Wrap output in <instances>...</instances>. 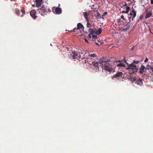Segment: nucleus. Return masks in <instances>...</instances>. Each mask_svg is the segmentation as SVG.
Segmentation results:
<instances>
[{
  "instance_id": "obj_10",
  "label": "nucleus",
  "mask_w": 153,
  "mask_h": 153,
  "mask_svg": "<svg viewBox=\"0 0 153 153\" xmlns=\"http://www.w3.org/2000/svg\"><path fill=\"white\" fill-rule=\"evenodd\" d=\"M30 16L33 18V19H35L36 18V10H31L30 13Z\"/></svg>"
},
{
  "instance_id": "obj_43",
  "label": "nucleus",
  "mask_w": 153,
  "mask_h": 153,
  "mask_svg": "<svg viewBox=\"0 0 153 153\" xmlns=\"http://www.w3.org/2000/svg\"><path fill=\"white\" fill-rule=\"evenodd\" d=\"M32 6L33 7H34V5H32Z\"/></svg>"
},
{
  "instance_id": "obj_9",
  "label": "nucleus",
  "mask_w": 153,
  "mask_h": 153,
  "mask_svg": "<svg viewBox=\"0 0 153 153\" xmlns=\"http://www.w3.org/2000/svg\"><path fill=\"white\" fill-rule=\"evenodd\" d=\"M123 74L122 72H117L116 74H114L113 76H112V78H119L120 77H121L123 75Z\"/></svg>"
},
{
  "instance_id": "obj_37",
  "label": "nucleus",
  "mask_w": 153,
  "mask_h": 153,
  "mask_svg": "<svg viewBox=\"0 0 153 153\" xmlns=\"http://www.w3.org/2000/svg\"><path fill=\"white\" fill-rule=\"evenodd\" d=\"M122 13H128V12H126V11H122Z\"/></svg>"
},
{
  "instance_id": "obj_14",
  "label": "nucleus",
  "mask_w": 153,
  "mask_h": 153,
  "mask_svg": "<svg viewBox=\"0 0 153 153\" xmlns=\"http://www.w3.org/2000/svg\"><path fill=\"white\" fill-rule=\"evenodd\" d=\"M136 83L139 85H142L143 84L142 79H138L136 82Z\"/></svg>"
},
{
  "instance_id": "obj_44",
  "label": "nucleus",
  "mask_w": 153,
  "mask_h": 153,
  "mask_svg": "<svg viewBox=\"0 0 153 153\" xmlns=\"http://www.w3.org/2000/svg\"><path fill=\"white\" fill-rule=\"evenodd\" d=\"M11 1H15V0H10Z\"/></svg>"
},
{
  "instance_id": "obj_6",
  "label": "nucleus",
  "mask_w": 153,
  "mask_h": 153,
  "mask_svg": "<svg viewBox=\"0 0 153 153\" xmlns=\"http://www.w3.org/2000/svg\"><path fill=\"white\" fill-rule=\"evenodd\" d=\"M71 56H70L71 58L74 59H80V57H79L77 53H74L73 52H72L70 54Z\"/></svg>"
},
{
  "instance_id": "obj_2",
  "label": "nucleus",
  "mask_w": 153,
  "mask_h": 153,
  "mask_svg": "<svg viewBox=\"0 0 153 153\" xmlns=\"http://www.w3.org/2000/svg\"><path fill=\"white\" fill-rule=\"evenodd\" d=\"M110 62H111L109 61L104 64H102V66L101 67L100 66L99 68H102L108 71H112L113 68Z\"/></svg>"
},
{
  "instance_id": "obj_12",
  "label": "nucleus",
  "mask_w": 153,
  "mask_h": 153,
  "mask_svg": "<svg viewBox=\"0 0 153 153\" xmlns=\"http://www.w3.org/2000/svg\"><path fill=\"white\" fill-rule=\"evenodd\" d=\"M55 12L56 14H59L62 13V10L61 8L57 7L55 9Z\"/></svg>"
},
{
  "instance_id": "obj_39",
  "label": "nucleus",
  "mask_w": 153,
  "mask_h": 153,
  "mask_svg": "<svg viewBox=\"0 0 153 153\" xmlns=\"http://www.w3.org/2000/svg\"><path fill=\"white\" fill-rule=\"evenodd\" d=\"M151 4H153V0H150Z\"/></svg>"
},
{
  "instance_id": "obj_3",
  "label": "nucleus",
  "mask_w": 153,
  "mask_h": 153,
  "mask_svg": "<svg viewBox=\"0 0 153 153\" xmlns=\"http://www.w3.org/2000/svg\"><path fill=\"white\" fill-rule=\"evenodd\" d=\"M37 11L42 16H44L47 13V11L44 7L43 6L42 8L37 9Z\"/></svg>"
},
{
  "instance_id": "obj_1",
  "label": "nucleus",
  "mask_w": 153,
  "mask_h": 153,
  "mask_svg": "<svg viewBox=\"0 0 153 153\" xmlns=\"http://www.w3.org/2000/svg\"><path fill=\"white\" fill-rule=\"evenodd\" d=\"M81 60L82 62L85 63H88L90 65H93L95 67L97 68V69L99 70L100 66L101 67L102 64L101 63L99 62H95L94 61H91V60L89 58H86L85 57H83L82 58Z\"/></svg>"
},
{
  "instance_id": "obj_23",
  "label": "nucleus",
  "mask_w": 153,
  "mask_h": 153,
  "mask_svg": "<svg viewBox=\"0 0 153 153\" xmlns=\"http://www.w3.org/2000/svg\"><path fill=\"white\" fill-rule=\"evenodd\" d=\"M94 16H96L97 17H99L100 18H101V16L100 15V14L98 12H97L96 14H95Z\"/></svg>"
},
{
  "instance_id": "obj_15",
  "label": "nucleus",
  "mask_w": 153,
  "mask_h": 153,
  "mask_svg": "<svg viewBox=\"0 0 153 153\" xmlns=\"http://www.w3.org/2000/svg\"><path fill=\"white\" fill-rule=\"evenodd\" d=\"M95 28H90V29H88V32H89L91 34V35H93L94 33H95Z\"/></svg>"
},
{
  "instance_id": "obj_21",
  "label": "nucleus",
  "mask_w": 153,
  "mask_h": 153,
  "mask_svg": "<svg viewBox=\"0 0 153 153\" xmlns=\"http://www.w3.org/2000/svg\"><path fill=\"white\" fill-rule=\"evenodd\" d=\"M86 25L87 27L88 28V29L91 28L92 25L89 22H87Z\"/></svg>"
},
{
  "instance_id": "obj_11",
  "label": "nucleus",
  "mask_w": 153,
  "mask_h": 153,
  "mask_svg": "<svg viewBox=\"0 0 153 153\" xmlns=\"http://www.w3.org/2000/svg\"><path fill=\"white\" fill-rule=\"evenodd\" d=\"M148 69V68H146L145 66L142 65L140 68V71H139V73L140 74H143L144 72V70L145 69L146 70Z\"/></svg>"
},
{
  "instance_id": "obj_13",
  "label": "nucleus",
  "mask_w": 153,
  "mask_h": 153,
  "mask_svg": "<svg viewBox=\"0 0 153 153\" xmlns=\"http://www.w3.org/2000/svg\"><path fill=\"white\" fill-rule=\"evenodd\" d=\"M42 0H36V6L39 7L40 6L42 3Z\"/></svg>"
},
{
  "instance_id": "obj_19",
  "label": "nucleus",
  "mask_w": 153,
  "mask_h": 153,
  "mask_svg": "<svg viewBox=\"0 0 153 153\" xmlns=\"http://www.w3.org/2000/svg\"><path fill=\"white\" fill-rule=\"evenodd\" d=\"M117 67H125V65L124 64L123 62H122L118 64L117 65Z\"/></svg>"
},
{
  "instance_id": "obj_30",
  "label": "nucleus",
  "mask_w": 153,
  "mask_h": 153,
  "mask_svg": "<svg viewBox=\"0 0 153 153\" xmlns=\"http://www.w3.org/2000/svg\"><path fill=\"white\" fill-rule=\"evenodd\" d=\"M92 35V37L93 39H97V36L96 35Z\"/></svg>"
},
{
  "instance_id": "obj_7",
  "label": "nucleus",
  "mask_w": 153,
  "mask_h": 153,
  "mask_svg": "<svg viewBox=\"0 0 153 153\" xmlns=\"http://www.w3.org/2000/svg\"><path fill=\"white\" fill-rule=\"evenodd\" d=\"M99 61L101 64H104L105 63L109 62V61H110V60L108 59L106 57H102L100 58Z\"/></svg>"
},
{
  "instance_id": "obj_28",
  "label": "nucleus",
  "mask_w": 153,
  "mask_h": 153,
  "mask_svg": "<svg viewBox=\"0 0 153 153\" xmlns=\"http://www.w3.org/2000/svg\"><path fill=\"white\" fill-rule=\"evenodd\" d=\"M123 63L124 64V63H126V64L127 66H128V67H129V64L126 61V60L125 59H124V62H123Z\"/></svg>"
},
{
  "instance_id": "obj_18",
  "label": "nucleus",
  "mask_w": 153,
  "mask_h": 153,
  "mask_svg": "<svg viewBox=\"0 0 153 153\" xmlns=\"http://www.w3.org/2000/svg\"><path fill=\"white\" fill-rule=\"evenodd\" d=\"M101 31L102 29H101V28H99L98 30H96L95 33H96V34L99 35L101 33Z\"/></svg>"
},
{
  "instance_id": "obj_27",
  "label": "nucleus",
  "mask_w": 153,
  "mask_h": 153,
  "mask_svg": "<svg viewBox=\"0 0 153 153\" xmlns=\"http://www.w3.org/2000/svg\"><path fill=\"white\" fill-rule=\"evenodd\" d=\"M25 8H24V7L22 8V9L21 10V12L25 14Z\"/></svg>"
},
{
  "instance_id": "obj_29",
  "label": "nucleus",
  "mask_w": 153,
  "mask_h": 153,
  "mask_svg": "<svg viewBox=\"0 0 153 153\" xmlns=\"http://www.w3.org/2000/svg\"><path fill=\"white\" fill-rule=\"evenodd\" d=\"M140 62L139 61H133L132 63L133 64H137L138 63H139Z\"/></svg>"
},
{
  "instance_id": "obj_25",
  "label": "nucleus",
  "mask_w": 153,
  "mask_h": 153,
  "mask_svg": "<svg viewBox=\"0 0 153 153\" xmlns=\"http://www.w3.org/2000/svg\"><path fill=\"white\" fill-rule=\"evenodd\" d=\"M124 60H118L117 61H114V64H115V63H117V62H119L120 63H122V62H123Z\"/></svg>"
},
{
  "instance_id": "obj_34",
  "label": "nucleus",
  "mask_w": 153,
  "mask_h": 153,
  "mask_svg": "<svg viewBox=\"0 0 153 153\" xmlns=\"http://www.w3.org/2000/svg\"><path fill=\"white\" fill-rule=\"evenodd\" d=\"M148 59L146 57V58L145 60L144 61V62H145V63L146 62H148Z\"/></svg>"
},
{
  "instance_id": "obj_4",
  "label": "nucleus",
  "mask_w": 153,
  "mask_h": 153,
  "mask_svg": "<svg viewBox=\"0 0 153 153\" xmlns=\"http://www.w3.org/2000/svg\"><path fill=\"white\" fill-rule=\"evenodd\" d=\"M129 15L130 16L128 17L129 21H130V19L131 18H132V20H133L134 19L136 15V12L133 9L129 13Z\"/></svg>"
},
{
  "instance_id": "obj_33",
  "label": "nucleus",
  "mask_w": 153,
  "mask_h": 153,
  "mask_svg": "<svg viewBox=\"0 0 153 153\" xmlns=\"http://www.w3.org/2000/svg\"><path fill=\"white\" fill-rule=\"evenodd\" d=\"M84 41H85V42H86V43H89V42H88V40H87L86 39H84Z\"/></svg>"
},
{
  "instance_id": "obj_5",
  "label": "nucleus",
  "mask_w": 153,
  "mask_h": 153,
  "mask_svg": "<svg viewBox=\"0 0 153 153\" xmlns=\"http://www.w3.org/2000/svg\"><path fill=\"white\" fill-rule=\"evenodd\" d=\"M84 26L82 24L79 23L77 24V27L74 28L73 29V30H71V31L75 32L76 30H84Z\"/></svg>"
},
{
  "instance_id": "obj_31",
  "label": "nucleus",
  "mask_w": 153,
  "mask_h": 153,
  "mask_svg": "<svg viewBox=\"0 0 153 153\" xmlns=\"http://www.w3.org/2000/svg\"><path fill=\"white\" fill-rule=\"evenodd\" d=\"M108 13L107 12H105L103 14H102V17H103L106 15Z\"/></svg>"
},
{
  "instance_id": "obj_20",
  "label": "nucleus",
  "mask_w": 153,
  "mask_h": 153,
  "mask_svg": "<svg viewBox=\"0 0 153 153\" xmlns=\"http://www.w3.org/2000/svg\"><path fill=\"white\" fill-rule=\"evenodd\" d=\"M88 56H89L91 57H95L97 56V55H96V54L95 53H93V54H89L88 55Z\"/></svg>"
},
{
  "instance_id": "obj_42",
  "label": "nucleus",
  "mask_w": 153,
  "mask_h": 153,
  "mask_svg": "<svg viewBox=\"0 0 153 153\" xmlns=\"http://www.w3.org/2000/svg\"><path fill=\"white\" fill-rule=\"evenodd\" d=\"M96 45H98V46H100V44H99L98 43H96Z\"/></svg>"
},
{
  "instance_id": "obj_16",
  "label": "nucleus",
  "mask_w": 153,
  "mask_h": 153,
  "mask_svg": "<svg viewBox=\"0 0 153 153\" xmlns=\"http://www.w3.org/2000/svg\"><path fill=\"white\" fill-rule=\"evenodd\" d=\"M83 14L84 15V18L86 19V21L87 22H88L89 21L88 18V16L89 15L86 12H83Z\"/></svg>"
},
{
  "instance_id": "obj_36",
  "label": "nucleus",
  "mask_w": 153,
  "mask_h": 153,
  "mask_svg": "<svg viewBox=\"0 0 153 153\" xmlns=\"http://www.w3.org/2000/svg\"><path fill=\"white\" fill-rule=\"evenodd\" d=\"M127 4L126 3H125V4L124 5H123V6L124 7H126V6H127Z\"/></svg>"
},
{
  "instance_id": "obj_8",
  "label": "nucleus",
  "mask_w": 153,
  "mask_h": 153,
  "mask_svg": "<svg viewBox=\"0 0 153 153\" xmlns=\"http://www.w3.org/2000/svg\"><path fill=\"white\" fill-rule=\"evenodd\" d=\"M128 68L131 69L133 70H134L133 72H137V68L136 66L134 65L133 63L129 65V66Z\"/></svg>"
},
{
  "instance_id": "obj_17",
  "label": "nucleus",
  "mask_w": 153,
  "mask_h": 153,
  "mask_svg": "<svg viewBox=\"0 0 153 153\" xmlns=\"http://www.w3.org/2000/svg\"><path fill=\"white\" fill-rule=\"evenodd\" d=\"M152 15V13L151 12H148L146 13V15L145 16V18L146 19H147L149 17H150Z\"/></svg>"
},
{
  "instance_id": "obj_40",
  "label": "nucleus",
  "mask_w": 153,
  "mask_h": 153,
  "mask_svg": "<svg viewBox=\"0 0 153 153\" xmlns=\"http://www.w3.org/2000/svg\"><path fill=\"white\" fill-rule=\"evenodd\" d=\"M149 30H150V33H151L152 34H153V33H152V32H151V29H150V28H149Z\"/></svg>"
},
{
  "instance_id": "obj_32",
  "label": "nucleus",
  "mask_w": 153,
  "mask_h": 153,
  "mask_svg": "<svg viewBox=\"0 0 153 153\" xmlns=\"http://www.w3.org/2000/svg\"><path fill=\"white\" fill-rule=\"evenodd\" d=\"M91 34L90 33L88 35V37L90 39H91Z\"/></svg>"
},
{
  "instance_id": "obj_41",
  "label": "nucleus",
  "mask_w": 153,
  "mask_h": 153,
  "mask_svg": "<svg viewBox=\"0 0 153 153\" xmlns=\"http://www.w3.org/2000/svg\"><path fill=\"white\" fill-rule=\"evenodd\" d=\"M134 47L133 46L131 48V51H133V49H134Z\"/></svg>"
},
{
  "instance_id": "obj_38",
  "label": "nucleus",
  "mask_w": 153,
  "mask_h": 153,
  "mask_svg": "<svg viewBox=\"0 0 153 153\" xmlns=\"http://www.w3.org/2000/svg\"><path fill=\"white\" fill-rule=\"evenodd\" d=\"M150 69L152 70L153 72V67H150Z\"/></svg>"
},
{
  "instance_id": "obj_24",
  "label": "nucleus",
  "mask_w": 153,
  "mask_h": 153,
  "mask_svg": "<svg viewBox=\"0 0 153 153\" xmlns=\"http://www.w3.org/2000/svg\"><path fill=\"white\" fill-rule=\"evenodd\" d=\"M129 28V25L128 27H127L123 28L122 30L123 31H127Z\"/></svg>"
},
{
  "instance_id": "obj_22",
  "label": "nucleus",
  "mask_w": 153,
  "mask_h": 153,
  "mask_svg": "<svg viewBox=\"0 0 153 153\" xmlns=\"http://www.w3.org/2000/svg\"><path fill=\"white\" fill-rule=\"evenodd\" d=\"M15 13L18 16L20 14V13L19 10L17 9H16L15 10Z\"/></svg>"
},
{
  "instance_id": "obj_35",
  "label": "nucleus",
  "mask_w": 153,
  "mask_h": 153,
  "mask_svg": "<svg viewBox=\"0 0 153 153\" xmlns=\"http://www.w3.org/2000/svg\"><path fill=\"white\" fill-rule=\"evenodd\" d=\"M121 19H123V20H125V19L124 18V16L123 15H121L120 16Z\"/></svg>"
},
{
  "instance_id": "obj_26",
  "label": "nucleus",
  "mask_w": 153,
  "mask_h": 153,
  "mask_svg": "<svg viewBox=\"0 0 153 153\" xmlns=\"http://www.w3.org/2000/svg\"><path fill=\"white\" fill-rule=\"evenodd\" d=\"M125 8L126 10V12L128 13L130 9V7L128 6H126V7Z\"/></svg>"
}]
</instances>
